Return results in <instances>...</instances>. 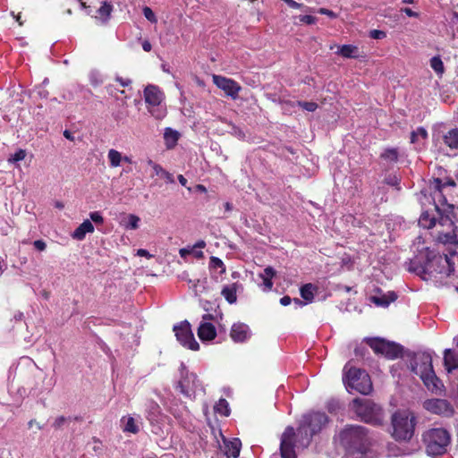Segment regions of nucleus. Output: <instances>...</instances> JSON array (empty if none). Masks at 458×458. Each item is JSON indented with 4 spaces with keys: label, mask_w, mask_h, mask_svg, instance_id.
Wrapping results in <instances>:
<instances>
[{
    "label": "nucleus",
    "mask_w": 458,
    "mask_h": 458,
    "mask_svg": "<svg viewBox=\"0 0 458 458\" xmlns=\"http://www.w3.org/2000/svg\"><path fill=\"white\" fill-rule=\"evenodd\" d=\"M413 246L419 252L418 259L420 260L425 259V261L416 267L411 265L409 268L410 271L416 273L424 280H428L432 276H436L437 274L450 276L454 269L451 268L449 259L446 256L442 257L429 250L428 247L424 246V241L420 236L416 239Z\"/></svg>",
    "instance_id": "1"
},
{
    "label": "nucleus",
    "mask_w": 458,
    "mask_h": 458,
    "mask_svg": "<svg viewBox=\"0 0 458 458\" xmlns=\"http://www.w3.org/2000/svg\"><path fill=\"white\" fill-rule=\"evenodd\" d=\"M414 357L411 370L420 377L428 391L440 394L444 386L433 370L431 354L420 352L415 354Z\"/></svg>",
    "instance_id": "2"
},
{
    "label": "nucleus",
    "mask_w": 458,
    "mask_h": 458,
    "mask_svg": "<svg viewBox=\"0 0 458 458\" xmlns=\"http://www.w3.org/2000/svg\"><path fill=\"white\" fill-rule=\"evenodd\" d=\"M327 422V417L322 412H311L303 415L297 432L299 444L302 447H307L312 437L319 432Z\"/></svg>",
    "instance_id": "3"
},
{
    "label": "nucleus",
    "mask_w": 458,
    "mask_h": 458,
    "mask_svg": "<svg viewBox=\"0 0 458 458\" xmlns=\"http://www.w3.org/2000/svg\"><path fill=\"white\" fill-rule=\"evenodd\" d=\"M435 208L439 215L436 229L437 240L444 244H457V240L450 239L453 234H457L456 225L449 215L454 210V205L446 204V206H444V204H441L439 206L436 204Z\"/></svg>",
    "instance_id": "4"
},
{
    "label": "nucleus",
    "mask_w": 458,
    "mask_h": 458,
    "mask_svg": "<svg viewBox=\"0 0 458 458\" xmlns=\"http://www.w3.org/2000/svg\"><path fill=\"white\" fill-rule=\"evenodd\" d=\"M422 439L426 453L430 456L445 454L451 443L449 432L443 428H434L425 431Z\"/></svg>",
    "instance_id": "5"
},
{
    "label": "nucleus",
    "mask_w": 458,
    "mask_h": 458,
    "mask_svg": "<svg viewBox=\"0 0 458 458\" xmlns=\"http://www.w3.org/2000/svg\"><path fill=\"white\" fill-rule=\"evenodd\" d=\"M415 417L410 411H396L392 418L393 437L396 440L406 441L411 438Z\"/></svg>",
    "instance_id": "6"
},
{
    "label": "nucleus",
    "mask_w": 458,
    "mask_h": 458,
    "mask_svg": "<svg viewBox=\"0 0 458 458\" xmlns=\"http://www.w3.org/2000/svg\"><path fill=\"white\" fill-rule=\"evenodd\" d=\"M344 382L348 390H355L362 394H369L372 390L369 374L360 369L351 368L345 373Z\"/></svg>",
    "instance_id": "7"
},
{
    "label": "nucleus",
    "mask_w": 458,
    "mask_h": 458,
    "mask_svg": "<svg viewBox=\"0 0 458 458\" xmlns=\"http://www.w3.org/2000/svg\"><path fill=\"white\" fill-rule=\"evenodd\" d=\"M164 93L156 85H148L144 89V99L148 112L157 120H162L166 115V108L163 105Z\"/></svg>",
    "instance_id": "8"
},
{
    "label": "nucleus",
    "mask_w": 458,
    "mask_h": 458,
    "mask_svg": "<svg viewBox=\"0 0 458 458\" xmlns=\"http://www.w3.org/2000/svg\"><path fill=\"white\" fill-rule=\"evenodd\" d=\"M352 409L365 422L379 424L382 421L381 408L370 400L356 398L352 403Z\"/></svg>",
    "instance_id": "9"
},
{
    "label": "nucleus",
    "mask_w": 458,
    "mask_h": 458,
    "mask_svg": "<svg viewBox=\"0 0 458 458\" xmlns=\"http://www.w3.org/2000/svg\"><path fill=\"white\" fill-rule=\"evenodd\" d=\"M341 441L346 448L363 452L368 437L365 428L361 426H351L344 428L340 434Z\"/></svg>",
    "instance_id": "10"
},
{
    "label": "nucleus",
    "mask_w": 458,
    "mask_h": 458,
    "mask_svg": "<svg viewBox=\"0 0 458 458\" xmlns=\"http://www.w3.org/2000/svg\"><path fill=\"white\" fill-rule=\"evenodd\" d=\"M366 341L376 353H380L388 359H395L401 354L402 347L394 343L380 338H369Z\"/></svg>",
    "instance_id": "11"
},
{
    "label": "nucleus",
    "mask_w": 458,
    "mask_h": 458,
    "mask_svg": "<svg viewBox=\"0 0 458 458\" xmlns=\"http://www.w3.org/2000/svg\"><path fill=\"white\" fill-rule=\"evenodd\" d=\"M174 331L178 342H180L182 346L192 351H198L199 349V344L195 340L191 325L188 321H183L174 326Z\"/></svg>",
    "instance_id": "12"
},
{
    "label": "nucleus",
    "mask_w": 458,
    "mask_h": 458,
    "mask_svg": "<svg viewBox=\"0 0 458 458\" xmlns=\"http://www.w3.org/2000/svg\"><path fill=\"white\" fill-rule=\"evenodd\" d=\"M177 386L182 394L191 397L199 387V382L196 374L189 372L184 366H182L181 379Z\"/></svg>",
    "instance_id": "13"
},
{
    "label": "nucleus",
    "mask_w": 458,
    "mask_h": 458,
    "mask_svg": "<svg viewBox=\"0 0 458 458\" xmlns=\"http://www.w3.org/2000/svg\"><path fill=\"white\" fill-rule=\"evenodd\" d=\"M423 407L428 411L450 417L454 414V408L451 403L445 399H428L423 403Z\"/></svg>",
    "instance_id": "14"
},
{
    "label": "nucleus",
    "mask_w": 458,
    "mask_h": 458,
    "mask_svg": "<svg viewBox=\"0 0 458 458\" xmlns=\"http://www.w3.org/2000/svg\"><path fill=\"white\" fill-rule=\"evenodd\" d=\"M294 440V428L293 427H287L281 437L280 451L283 458H296Z\"/></svg>",
    "instance_id": "15"
},
{
    "label": "nucleus",
    "mask_w": 458,
    "mask_h": 458,
    "mask_svg": "<svg viewBox=\"0 0 458 458\" xmlns=\"http://www.w3.org/2000/svg\"><path fill=\"white\" fill-rule=\"evenodd\" d=\"M212 80L214 84L222 89L227 96L231 97L233 99H236L238 98V94L242 89L238 82L233 79L216 74L213 75Z\"/></svg>",
    "instance_id": "16"
},
{
    "label": "nucleus",
    "mask_w": 458,
    "mask_h": 458,
    "mask_svg": "<svg viewBox=\"0 0 458 458\" xmlns=\"http://www.w3.org/2000/svg\"><path fill=\"white\" fill-rule=\"evenodd\" d=\"M455 182L452 179L446 180L445 182H443L440 179H434V181L431 182L430 188L434 190L433 192V199L434 201L441 202L438 204L441 206V204H444V206H446L447 199L444 196V191L448 186H454Z\"/></svg>",
    "instance_id": "17"
},
{
    "label": "nucleus",
    "mask_w": 458,
    "mask_h": 458,
    "mask_svg": "<svg viewBox=\"0 0 458 458\" xmlns=\"http://www.w3.org/2000/svg\"><path fill=\"white\" fill-rule=\"evenodd\" d=\"M250 327L244 323H234L230 331V337L234 343H244L251 337Z\"/></svg>",
    "instance_id": "18"
},
{
    "label": "nucleus",
    "mask_w": 458,
    "mask_h": 458,
    "mask_svg": "<svg viewBox=\"0 0 458 458\" xmlns=\"http://www.w3.org/2000/svg\"><path fill=\"white\" fill-rule=\"evenodd\" d=\"M211 318V315H204L203 321L199 324L198 328V336L201 341H211L216 336V330L215 326L208 322Z\"/></svg>",
    "instance_id": "19"
},
{
    "label": "nucleus",
    "mask_w": 458,
    "mask_h": 458,
    "mask_svg": "<svg viewBox=\"0 0 458 458\" xmlns=\"http://www.w3.org/2000/svg\"><path fill=\"white\" fill-rule=\"evenodd\" d=\"M318 287L312 284H306L301 286L300 292L301 296L306 301V303H310L314 300V294L317 293ZM294 303L299 306H303L305 302L301 301L299 299L293 300Z\"/></svg>",
    "instance_id": "20"
},
{
    "label": "nucleus",
    "mask_w": 458,
    "mask_h": 458,
    "mask_svg": "<svg viewBox=\"0 0 458 458\" xmlns=\"http://www.w3.org/2000/svg\"><path fill=\"white\" fill-rule=\"evenodd\" d=\"M147 164L153 170V173L151 174L152 177L157 175V176L163 178L165 181V182H167V183L174 182L173 174L171 173H169L168 171L165 170L160 165L157 164L152 159H148Z\"/></svg>",
    "instance_id": "21"
},
{
    "label": "nucleus",
    "mask_w": 458,
    "mask_h": 458,
    "mask_svg": "<svg viewBox=\"0 0 458 458\" xmlns=\"http://www.w3.org/2000/svg\"><path fill=\"white\" fill-rule=\"evenodd\" d=\"M225 453L228 457L237 458L240 454L242 443L240 439L224 440Z\"/></svg>",
    "instance_id": "22"
},
{
    "label": "nucleus",
    "mask_w": 458,
    "mask_h": 458,
    "mask_svg": "<svg viewBox=\"0 0 458 458\" xmlns=\"http://www.w3.org/2000/svg\"><path fill=\"white\" fill-rule=\"evenodd\" d=\"M275 276L276 271L271 267H266L264 271L259 275V278L262 279V284H260V286L262 287L263 291L268 292L272 289V279Z\"/></svg>",
    "instance_id": "23"
},
{
    "label": "nucleus",
    "mask_w": 458,
    "mask_h": 458,
    "mask_svg": "<svg viewBox=\"0 0 458 458\" xmlns=\"http://www.w3.org/2000/svg\"><path fill=\"white\" fill-rule=\"evenodd\" d=\"M94 226L92 222L89 219L84 220L72 233V236L73 239L78 241H81L85 238L88 233H93Z\"/></svg>",
    "instance_id": "24"
},
{
    "label": "nucleus",
    "mask_w": 458,
    "mask_h": 458,
    "mask_svg": "<svg viewBox=\"0 0 458 458\" xmlns=\"http://www.w3.org/2000/svg\"><path fill=\"white\" fill-rule=\"evenodd\" d=\"M443 141L451 150L458 153V128L451 129L445 133Z\"/></svg>",
    "instance_id": "25"
},
{
    "label": "nucleus",
    "mask_w": 458,
    "mask_h": 458,
    "mask_svg": "<svg viewBox=\"0 0 458 458\" xmlns=\"http://www.w3.org/2000/svg\"><path fill=\"white\" fill-rule=\"evenodd\" d=\"M397 295L394 292L371 296L370 300L377 306L387 307L391 302L394 301Z\"/></svg>",
    "instance_id": "26"
},
{
    "label": "nucleus",
    "mask_w": 458,
    "mask_h": 458,
    "mask_svg": "<svg viewBox=\"0 0 458 458\" xmlns=\"http://www.w3.org/2000/svg\"><path fill=\"white\" fill-rule=\"evenodd\" d=\"M147 412V419L150 424H153L154 421L162 420L164 418L163 414L161 413L159 405L153 401L148 403Z\"/></svg>",
    "instance_id": "27"
},
{
    "label": "nucleus",
    "mask_w": 458,
    "mask_h": 458,
    "mask_svg": "<svg viewBox=\"0 0 458 458\" xmlns=\"http://www.w3.org/2000/svg\"><path fill=\"white\" fill-rule=\"evenodd\" d=\"M444 364L448 372L458 368V355L451 349L444 352Z\"/></svg>",
    "instance_id": "28"
},
{
    "label": "nucleus",
    "mask_w": 458,
    "mask_h": 458,
    "mask_svg": "<svg viewBox=\"0 0 458 458\" xmlns=\"http://www.w3.org/2000/svg\"><path fill=\"white\" fill-rule=\"evenodd\" d=\"M335 54L344 58H358L360 56L359 47L354 45L338 46Z\"/></svg>",
    "instance_id": "29"
},
{
    "label": "nucleus",
    "mask_w": 458,
    "mask_h": 458,
    "mask_svg": "<svg viewBox=\"0 0 458 458\" xmlns=\"http://www.w3.org/2000/svg\"><path fill=\"white\" fill-rule=\"evenodd\" d=\"M420 226L430 229L435 227L437 229V220L433 214L428 211L423 212L419 218Z\"/></svg>",
    "instance_id": "30"
},
{
    "label": "nucleus",
    "mask_w": 458,
    "mask_h": 458,
    "mask_svg": "<svg viewBox=\"0 0 458 458\" xmlns=\"http://www.w3.org/2000/svg\"><path fill=\"white\" fill-rule=\"evenodd\" d=\"M427 137H428L427 131L422 127H419L411 132V143L414 144L416 146V148L420 147L421 145L424 144Z\"/></svg>",
    "instance_id": "31"
},
{
    "label": "nucleus",
    "mask_w": 458,
    "mask_h": 458,
    "mask_svg": "<svg viewBox=\"0 0 458 458\" xmlns=\"http://www.w3.org/2000/svg\"><path fill=\"white\" fill-rule=\"evenodd\" d=\"M180 134L177 131L171 128H166L164 133L165 146L168 149L173 148L179 140Z\"/></svg>",
    "instance_id": "32"
},
{
    "label": "nucleus",
    "mask_w": 458,
    "mask_h": 458,
    "mask_svg": "<svg viewBox=\"0 0 458 458\" xmlns=\"http://www.w3.org/2000/svg\"><path fill=\"white\" fill-rule=\"evenodd\" d=\"M140 218L133 214L127 215L121 222L126 230H136L140 226Z\"/></svg>",
    "instance_id": "33"
},
{
    "label": "nucleus",
    "mask_w": 458,
    "mask_h": 458,
    "mask_svg": "<svg viewBox=\"0 0 458 458\" xmlns=\"http://www.w3.org/2000/svg\"><path fill=\"white\" fill-rule=\"evenodd\" d=\"M123 423V431L136 434L140 430V427L133 417L128 416L122 419Z\"/></svg>",
    "instance_id": "34"
},
{
    "label": "nucleus",
    "mask_w": 458,
    "mask_h": 458,
    "mask_svg": "<svg viewBox=\"0 0 458 458\" xmlns=\"http://www.w3.org/2000/svg\"><path fill=\"white\" fill-rule=\"evenodd\" d=\"M122 153L118 150L114 148L109 149L107 153L109 165L114 168L120 166L122 163Z\"/></svg>",
    "instance_id": "35"
},
{
    "label": "nucleus",
    "mask_w": 458,
    "mask_h": 458,
    "mask_svg": "<svg viewBox=\"0 0 458 458\" xmlns=\"http://www.w3.org/2000/svg\"><path fill=\"white\" fill-rule=\"evenodd\" d=\"M222 295L229 303H234L236 301V289L233 285L225 286L222 290Z\"/></svg>",
    "instance_id": "36"
},
{
    "label": "nucleus",
    "mask_w": 458,
    "mask_h": 458,
    "mask_svg": "<svg viewBox=\"0 0 458 458\" xmlns=\"http://www.w3.org/2000/svg\"><path fill=\"white\" fill-rule=\"evenodd\" d=\"M214 409L216 412L223 416H228L230 414L229 404L225 399H220Z\"/></svg>",
    "instance_id": "37"
},
{
    "label": "nucleus",
    "mask_w": 458,
    "mask_h": 458,
    "mask_svg": "<svg viewBox=\"0 0 458 458\" xmlns=\"http://www.w3.org/2000/svg\"><path fill=\"white\" fill-rule=\"evenodd\" d=\"M430 66L437 74L441 75L444 72V63L439 56H434L430 59Z\"/></svg>",
    "instance_id": "38"
},
{
    "label": "nucleus",
    "mask_w": 458,
    "mask_h": 458,
    "mask_svg": "<svg viewBox=\"0 0 458 458\" xmlns=\"http://www.w3.org/2000/svg\"><path fill=\"white\" fill-rule=\"evenodd\" d=\"M112 11V5L107 3H103L102 6L98 10L99 18L103 21H106L110 16Z\"/></svg>",
    "instance_id": "39"
},
{
    "label": "nucleus",
    "mask_w": 458,
    "mask_h": 458,
    "mask_svg": "<svg viewBox=\"0 0 458 458\" xmlns=\"http://www.w3.org/2000/svg\"><path fill=\"white\" fill-rule=\"evenodd\" d=\"M381 157L386 160L396 161L398 157V153L395 148H389L385 150L382 153Z\"/></svg>",
    "instance_id": "40"
},
{
    "label": "nucleus",
    "mask_w": 458,
    "mask_h": 458,
    "mask_svg": "<svg viewBox=\"0 0 458 458\" xmlns=\"http://www.w3.org/2000/svg\"><path fill=\"white\" fill-rule=\"evenodd\" d=\"M210 267L213 269L221 268V273L225 271L224 262L216 257L210 258Z\"/></svg>",
    "instance_id": "41"
},
{
    "label": "nucleus",
    "mask_w": 458,
    "mask_h": 458,
    "mask_svg": "<svg viewBox=\"0 0 458 458\" xmlns=\"http://www.w3.org/2000/svg\"><path fill=\"white\" fill-rule=\"evenodd\" d=\"M25 157H26L25 150L19 149L17 152H15L13 155H12L8 158V162H10V163H16V162L23 160L25 158Z\"/></svg>",
    "instance_id": "42"
},
{
    "label": "nucleus",
    "mask_w": 458,
    "mask_h": 458,
    "mask_svg": "<svg viewBox=\"0 0 458 458\" xmlns=\"http://www.w3.org/2000/svg\"><path fill=\"white\" fill-rule=\"evenodd\" d=\"M297 105L309 112H314L318 108V105L315 102L298 101Z\"/></svg>",
    "instance_id": "43"
},
{
    "label": "nucleus",
    "mask_w": 458,
    "mask_h": 458,
    "mask_svg": "<svg viewBox=\"0 0 458 458\" xmlns=\"http://www.w3.org/2000/svg\"><path fill=\"white\" fill-rule=\"evenodd\" d=\"M143 14L145 16V18L149 21L150 22H157V17L154 13V12L151 10V8L148 7V6H145L143 8Z\"/></svg>",
    "instance_id": "44"
},
{
    "label": "nucleus",
    "mask_w": 458,
    "mask_h": 458,
    "mask_svg": "<svg viewBox=\"0 0 458 458\" xmlns=\"http://www.w3.org/2000/svg\"><path fill=\"white\" fill-rule=\"evenodd\" d=\"M89 80H90L91 84H93L95 86L102 83V81H103L101 75L98 72H95V71H93L89 73Z\"/></svg>",
    "instance_id": "45"
},
{
    "label": "nucleus",
    "mask_w": 458,
    "mask_h": 458,
    "mask_svg": "<svg viewBox=\"0 0 458 458\" xmlns=\"http://www.w3.org/2000/svg\"><path fill=\"white\" fill-rule=\"evenodd\" d=\"M89 217H90L91 221L96 224L101 225L104 222V218L98 211H94V212L89 213Z\"/></svg>",
    "instance_id": "46"
},
{
    "label": "nucleus",
    "mask_w": 458,
    "mask_h": 458,
    "mask_svg": "<svg viewBox=\"0 0 458 458\" xmlns=\"http://www.w3.org/2000/svg\"><path fill=\"white\" fill-rule=\"evenodd\" d=\"M161 421L162 420L154 421V423L151 424V426H152L151 431L157 436H161L164 433V431L161 428V425H160Z\"/></svg>",
    "instance_id": "47"
},
{
    "label": "nucleus",
    "mask_w": 458,
    "mask_h": 458,
    "mask_svg": "<svg viewBox=\"0 0 458 458\" xmlns=\"http://www.w3.org/2000/svg\"><path fill=\"white\" fill-rule=\"evenodd\" d=\"M299 20L307 24H314L317 21V18L311 15H300Z\"/></svg>",
    "instance_id": "48"
},
{
    "label": "nucleus",
    "mask_w": 458,
    "mask_h": 458,
    "mask_svg": "<svg viewBox=\"0 0 458 458\" xmlns=\"http://www.w3.org/2000/svg\"><path fill=\"white\" fill-rule=\"evenodd\" d=\"M400 12L405 13L408 17H412V18L420 17V13L415 12L409 7L401 8Z\"/></svg>",
    "instance_id": "49"
},
{
    "label": "nucleus",
    "mask_w": 458,
    "mask_h": 458,
    "mask_svg": "<svg viewBox=\"0 0 458 458\" xmlns=\"http://www.w3.org/2000/svg\"><path fill=\"white\" fill-rule=\"evenodd\" d=\"M370 37L375 39H382L386 37V32L383 30H373L369 33Z\"/></svg>",
    "instance_id": "50"
},
{
    "label": "nucleus",
    "mask_w": 458,
    "mask_h": 458,
    "mask_svg": "<svg viewBox=\"0 0 458 458\" xmlns=\"http://www.w3.org/2000/svg\"><path fill=\"white\" fill-rule=\"evenodd\" d=\"M33 245H34V247H35L38 250H39V251H43V250H46V248H47V244H46V242H45L44 241H42V240H37V241H35V242H33Z\"/></svg>",
    "instance_id": "51"
},
{
    "label": "nucleus",
    "mask_w": 458,
    "mask_h": 458,
    "mask_svg": "<svg viewBox=\"0 0 458 458\" xmlns=\"http://www.w3.org/2000/svg\"><path fill=\"white\" fill-rule=\"evenodd\" d=\"M318 13L320 14H324V15H327L332 19H335L337 17L336 13H335L334 12L328 10V9H326V8H320L318 11Z\"/></svg>",
    "instance_id": "52"
},
{
    "label": "nucleus",
    "mask_w": 458,
    "mask_h": 458,
    "mask_svg": "<svg viewBox=\"0 0 458 458\" xmlns=\"http://www.w3.org/2000/svg\"><path fill=\"white\" fill-rule=\"evenodd\" d=\"M192 251H193V248L192 247H188V248L181 249L179 250V253H180V256L182 258H185L187 255L191 254Z\"/></svg>",
    "instance_id": "53"
},
{
    "label": "nucleus",
    "mask_w": 458,
    "mask_h": 458,
    "mask_svg": "<svg viewBox=\"0 0 458 458\" xmlns=\"http://www.w3.org/2000/svg\"><path fill=\"white\" fill-rule=\"evenodd\" d=\"M285 4H287L290 7L294 9H299L301 7V4L293 1V0H283Z\"/></svg>",
    "instance_id": "54"
},
{
    "label": "nucleus",
    "mask_w": 458,
    "mask_h": 458,
    "mask_svg": "<svg viewBox=\"0 0 458 458\" xmlns=\"http://www.w3.org/2000/svg\"><path fill=\"white\" fill-rule=\"evenodd\" d=\"M116 80H117V81H119V83L123 87H127V86H129L131 83V81L130 79H127V78L123 79V78L118 77Z\"/></svg>",
    "instance_id": "55"
},
{
    "label": "nucleus",
    "mask_w": 458,
    "mask_h": 458,
    "mask_svg": "<svg viewBox=\"0 0 458 458\" xmlns=\"http://www.w3.org/2000/svg\"><path fill=\"white\" fill-rule=\"evenodd\" d=\"M137 255L140 256V257H146V258H151L152 255H150L148 253V251L147 250H144V249H139L137 250Z\"/></svg>",
    "instance_id": "56"
},
{
    "label": "nucleus",
    "mask_w": 458,
    "mask_h": 458,
    "mask_svg": "<svg viewBox=\"0 0 458 458\" xmlns=\"http://www.w3.org/2000/svg\"><path fill=\"white\" fill-rule=\"evenodd\" d=\"M292 302V299L289 296H284L280 299V303L283 306H287Z\"/></svg>",
    "instance_id": "57"
},
{
    "label": "nucleus",
    "mask_w": 458,
    "mask_h": 458,
    "mask_svg": "<svg viewBox=\"0 0 458 458\" xmlns=\"http://www.w3.org/2000/svg\"><path fill=\"white\" fill-rule=\"evenodd\" d=\"M65 421V418L61 416V417H58L55 420V423H54V426L55 428H60L63 423Z\"/></svg>",
    "instance_id": "58"
},
{
    "label": "nucleus",
    "mask_w": 458,
    "mask_h": 458,
    "mask_svg": "<svg viewBox=\"0 0 458 458\" xmlns=\"http://www.w3.org/2000/svg\"><path fill=\"white\" fill-rule=\"evenodd\" d=\"M142 48H143V50H144V51H146V52H149V51L151 50V48H152V46H151V44H150V42H149V41L145 40V41L142 43Z\"/></svg>",
    "instance_id": "59"
},
{
    "label": "nucleus",
    "mask_w": 458,
    "mask_h": 458,
    "mask_svg": "<svg viewBox=\"0 0 458 458\" xmlns=\"http://www.w3.org/2000/svg\"><path fill=\"white\" fill-rule=\"evenodd\" d=\"M205 247H206V242H205L204 241H202V240H200V241L197 242L192 246V248H193V249H197V248H198V249H203V248H205Z\"/></svg>",
    "instance_id": "60"
},
{
    "label": "nucleus",
    "mask_w": 458,
    "mask_h": 458,
    "mask_svg": "<svg viewBox=\"0 0 458 458\" xmlns=\"http://www.w3.org/2000/svg\"><path fill=\"white\" fill-rule=\"evenodd\" d=\"M64 136L69 140H74V137L72 136V132L67 130L64 131Z\"/></svg>",
    "instance_id": "61"
},
{
    "label": "nucleus",
    "mask_w": 458,
    "mask_h": 458,
    "mask_svg": "<svg viewBox=\"0 0 458 458\" xmlns=\"http://www.w3.org/2000/svg\"><path fill=\"white\" fill-rule=\"evenodd\" d=\"M191 254H193L198 259L203 258V251L202 250H195V249H193V251L191 252Z\"/></svg>",
    "instance_id": "62"
},
{
    "label": "nucleus",
    "mask_w": 458,
    "mask_h": 458,
    "mask_svg": "<svg viewBox=\"0 0 458 458\" xmlns=\"http://www.w3.org/2000/svg\"><path fill=\"white\" fill-rule=\"evenodd\" d=\"M178 181H179V182H180L182 186H185V185H186V183H187V180H186V178H184V176H183V175H182V174H180V175L178 176Z\"/></svg>",
    "instance_id": "63"
},
{
    "label": "nucleus",
    "mask_w": 458,
    "mask_h": 458,
    "mask_svg": "<svg viewBox=\"0 0 458 458\" xmlns=\"http://www.w3.org/2000/svg\"><path fill=\"white\" fill-rule=\"evenodd\" d=\"M122 162H125V163H128V164H131L132 163V160L130 157L128 156H123L122 157Z\"/></svg>",
    "instance_id": "64"
}]
</instances>
